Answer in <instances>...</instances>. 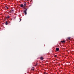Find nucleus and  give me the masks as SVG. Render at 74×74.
I'll return each mask as SVG.
<instances>
[{
    "label": "nucleus",
    "mask_w": 74,
    "mask_h": 74,
    "mask_svg": "<svg viewBox=\"0 0 74 74\" xmlns=\"http://www.w3.org/2000/svg\"><path fill=\"white\" fill-rule=\"evenodd\" d=\"M28 9L27 8H25V9L24 10L23 12L24 13L25 15H26V14H27L26 11H27V10Z\"/></svg>",
    "instance_id": "f257e3e1"
},
{
    "label": "nucleus",
    "mask_w": 74,
    "mask_h": 74,
    "mask_svg": "<svg viewBox=\"0 0 74 74\" xmlns=\"http://www.w3.org/2000/svg\"><path fill=\"white\" fill-rule=\"evenodd\" d=\"M26 4L24 3V4L23 7H24V9H25V7H26Z\"/></svg>",
    "instance_id": "f03ea898"
},
{
    "label": "nucleus",
    "mask_w": 74,
    "mask_h": 74,
    "mask_svg": "<svg viewBox=\"0 0 74 74\" xmlns=\"http://www.w3.org/2000/svg\"><path fill=\"white\" fill-rule=\"evenodd\" d=\"M5 25H8V22L7 21L6 22Z\"/></svg>",
    "instance_id": "7ed1b4c3"
},
{
    "label": "nucleus",
    "mask_w": 74,
    "mask_h": 74,
    "mask_svg": "<svg viewBox=\"0 0 74 74\" xmlns=\"http://www.w3.org/2000/svg\"><path fill=\"white\" fill-rule=\"evenodd\" d=\"M40 59L41 60H43L44 58L42 57H41Z\"/></svg>",
    "instance_id": "20e7f679"
},
{
    "label": "nucleus",
    "mask_w": 74,
    "mask_h": 74,
    "mask_svg": "<svg viewBox=\"0 0 74 74\" xmlns=\"http://www.w3.org/2000/svg\"><path fill=\"white\" fill-rule=\"evenodd\" d=\"M59 49V48H56V51H58Z\"/></svg>",
    "instance_id": "39448f33"
},
{
    "label": "nucleus",
    "mask_w": 74,
    "mask_h": 74,
    "mask_svg": "<svg viewBox=\"0 0 74 74\" xmlns=\"http://www.w3.org/2000/svg\"><path fill=\"white\" fill-rule=\"evenodd\" d=\"M34 67H32V68L31 69V70H33V71L34 70Z\"/></svg>",
    "instance_id": "423d86ee"
},
{
    "label": "nucleus",
    "mask_w": 74,
    "mask_h": 74,
    "mask_svg": "<svg viewBox=\"0 0 74 74\" xmlns=\"http://www.w3.org/2000/svg\"><path fill=\"white\" fill-rule=\"evenodd\" d=\"M20 7H23V4H21V5H20Z\"/></svg>",
    "instance_id": "0eeeda50"
},
{
    "label": "nucleus",
    "mask_w": 74,
    "mask_h": 74,
    "mask_svg": "<svg viewBox=\"0 0 74 74\" xmlns=\"http://www.w3.org/2000/svg\"><path fill=\"white\" fill-rule=\"evenodd\" d=\"M61 42H62V43H63V42H65V41L64 40L63 41H61Z\"/></svg>",
    "instance_id": "6e6552de"
},
{
    "label": "nucleus",
    "mask_w": 74,
    "mask_h": 74,
    "mask_svg": "<svg viewBox=\"0 0 74 74\" xmlns=\"http://www.w3.org/2000/svg\"><path fill=\"white\" fill-rule=\"evenodd\" d=\"M6 18H7V19H8V18H10V16H8V17H7Z\"/></svg>",
    "instance_id": "1a4fd4ad"
},
{
    "label": "nucleus",
    "mask_w": 74,
    "mask_h": 74,
    "mask_svg": "<svg viewBox=\"0 0 74 74\" xmlns=\"http://www.w3.org/2000/svg\"><path fill=\"white\" fill-rule=\"evenodd\" d=\"M70 38H71L70 37H68V39H69V40H70Z\"/></svg>",
    "instance_id": "9d476101"
},
{
    "label": "nucleus",
    "mask_w": 74,
    "mask_h": 74,
    "mask_svg": "<svg viewBox=\"0 0 74 74\" xmlns=\"http://www.w3.org/2000/svg\"><path fill=\"white\" fill-rule=\"evenodd\" d=\"M37 64H36V65H34L35 67H36V66H37Z\"/></svg>",
    "instance_id": "9b49d317"
},
{
    "label": "nucleus",
    "mask_w": 74,
    "mask_h": 74,
    "mask_svg": "<svg viewBox=\"0 0 74 74\" xmlns=\"http://www.w3.org/2000/svg\"><path fill=\"white\" fill-rule=\"evenodd\" d=\"M6 8L7 9H8V7L6 6Z\"/></svg>",
    "instance_id": "f8f14e48"
},
{
    "label": "nucleus",
    "mask_w": 74,
    "mask_h": 74,
    "mask_svg": "<svg viewBox=\"0 0 74 74\" xmlns=\"http://www.w3.org/2000/svg\"><path fill=\"white\" fill-rule=\"evenodd\" d=\"M12 12H14V10H11Z\"/></svg>",
    "instance_id": "ddd939ff"
},
{
    "label": "nucleus",
    "mask_w": 74,
    "mask_h": 74,
    "mask_svg": "<svg viewBox=\"0 0 74 74\" xmlns=\"http://www.w3.org/2000/svg\"><path fill=\"white\" fill-rule=\"evenodd\" d=\"M55 57H57V55H56L54 56Z\"/></svg>",
    "instance_id": "4468645a"
},
{
    "label": "nucleus",
    "mask_w": 74,
    "mask_h": 74,
    "mask_svg": "<svg viewBox=\"0 0 74 74\" xmlns=\"http://www.w3.org/2000/svg\"><path fill=\"white\" fill-rule=\"evenodd\" d=\"M10 13L12 12V11L11 10L10 11Z\"/></svg>",
    "instance_id": "2eb2a0df"
},
{
    "label": "nucleus",
    "mask_w": 74,
    "mask_h": 74,
    "mask_svg": "<svg viewBox=\"0 0 74 74\" xmlns=\"http://www.w3.org/2000/svg\"><path fill=\"white\" fill-rule=\"evenodd\" d=\"M21 19H20V22H21Z\"/></svg>",
    "instance_id": "dca6fc26"
},
{
    "label": "nucleus",
    "mask_w": 74,
    "mask_h": 74,
    "mask_svg": "<svg viewBox=\"0 0 74 74\" xmlns=\"http://www.w3.org/2000/svg\"><path fill=\"white\" fill-rule=\"evenodd\" d=\"M27 1L28 0H27Z\"/></svg>",
    "instance_id": "f3484780"
}]
</instances>
